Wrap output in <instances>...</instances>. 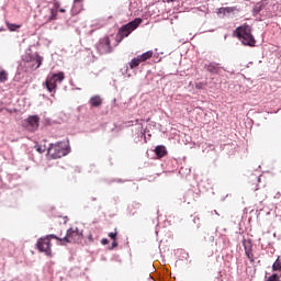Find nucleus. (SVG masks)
<instances>
[{
	"label": "nucleus",
	"mask_w": 281,
	"mask_h": 281,
	"mask_svg": "<svg viewBox=\"0 0 281 281\" xmlns=\"http://www.w3.org/2000/svg\"><path fill=\"white\" fill-rule=\"evenodd\" d=\"M7 26L10 32H16L22 27V24H14V23L7 22Z\"/></svg>",
	"instance_id": "nucleus-20"
},
{
	"label": "nucleus",
	"mask_w": 281,
	"mask_h": 281,
	"mask_svg": "<svg viewBox=\"0 0 281 281\" xmlns=\"http://www.w3.org/2000/svg\"><path fill=\"white\" fill-rule=\"evenodd\" d=\"M206 70L212 75H221L222 74V67H220V64L216 63H210L205 66Z\"/></svg>",
	"instance_id": "nucleus-10"
},
{
	"label": "nucleus",
	"mask_w": 281,
	"mask_h": 281,
	"mask_svg": "<svg viewBox=\"0 0 281 281\" xmlns=\"http://www.w3.org/2000/svg\"><path fill=\"white\" fill-rule=\"evenodd\" d=\"M103 103V100L101 99L100 95H93L91 97V99L89 100V104L93 108H99L101 106Z\"/></svg>",
	"instance_id": "nucleus-12"
},
{
	"label": "nucleus",
	"mask_w": 281,
	"mask_h": 281,
	"mask_svg": "<svg viewBox=\"0 0 281 281\" xmlns=\"http://www.w3.org/2000/svg\"><path fill=\"white\" fill-rule=\"evenodd\" d=\"M109 237H110L112 240H116L117 232L109 233Z\"/></svg>",
	"instance_id": "nucleus-27"
},
{
	"label": "nucleus",
	"mask_w": 281,
	"mask_h": 281,
	"mask_svg": "<svg viewBox=\"0 0 281 281\" xmlns=\"http://www.w3.org/2000/svg\"><path fill=\"white\" fill-rule=\"evenodd\" d=\"M267 4H268V2L266 0H262L258 3H256V5L254 7L252 12L255 14H260V12L266 8Z\"/></svg>",
	"instance_id": "nucleus-14"
},
{
	"label": "nucleus",
	"mask_w": 281,
	"mask_h": 281,
	"mask_svg": "<svg viewBox=\"0 0 281 281\" xmlns=\"http://www.w3.org/2000/svg\"><path fill=\"white\" fill-rule=\"evenodd\" d=\"M101 244L108 245V244H109V240H108L106 238H103V239H101Z\"/></svg>",
	"instance_id": "nucleus-30"
},
{
	"label": "nucleus",
	"mask_w": 281,
	"mask_h": 281,
	"mask_svg": "<svg viewBox=\"0 0 281 281\" xmlns=\"http://www.w3.org/2000/svg\"><path fill=\"white\" fill-rule=\"evenodd\" d=\"M48 155L52 159H59L69 154L68 143L60 142L56 144H50L47 149Z\"/></svg>",
	"instance_id": "nucleus-5"
},
{
	"label": "nucleus",
	"mask_w": 281,
	"mask_h": 281,
	"mask_svg": "<svg viewBox=\"0 0 281 281\" xmlns=\"http://www.w3.org/2000/svg\"><path fill=\"white\" fill-rule=\"evenodd\" d=\"M173 1H176V0H167V2H173Z\"/></svg>",
	"instance_id": "nucleus-34"
},
{
	"label": "nucleus",
	"mask_w": 281,
	"mask_h": 281,
	"mask_svg": "<svg viewBox=\"0 0 281 281\" xmlns=\"http://www.w3.org/2000/svg\"><path fill=\"white\" fill-rule=\"evenodd\" d=\"M50 78L56 79V83L61 82L65 80V72L53 74Z\"/></svg>",
	"instance_id": "nucleus-21"
},
{
	"label": "nucleus",
	"mask_w": 281,
	"mask_h": 281,
	"mask_svg": "<svg viewBox=\"0 0 281 281\" xmlns=\"http://www.w3.org/2000/svg\"><path fill=\"white\" fill-rule=\"evenodd\" d=\"M143 63L142 59L137 56V57H134L131 63H130V68L131 69H135L139 66V64Z\"/></svg>",
	"instance_id": "nucleus-17"
},
{
	"label": "nucleus",
	"mask_w": 281,
	"mask_h": 281,
	"mask_svg": "<svg viewBox=\"0 0 281 281\" xmlns=\"http://www.w3.org/2000/svg\"><path fill=\"white\" fill-rule=\"evenodd\" d=\"M56 239L59 241V237L57 235H46L44 237H41L36 241V249L41 252H44L47 257L53 256L52 251V240Z\"/></svg>",
	"instance_id": "nucleus-4"
},
{
	"label": "nucleus",
	"mask_w": 281,
	"mask_h": 281,
	"mask_svg": "<svg viewBox=\"0 0 281 281\" xmlns=\"http://www.w3.org/2000/svg\"><path fill=\"white\" fill-rule=\"evenodd\" d=\"M88 240H89V243H93V236L91 235V233L88 235Z\"/></svg>",
	"instance_id": "nucleus-29"
},
{
	"label": "nucleus",
	"mask_w": 281,
	"mask_h": 281,
	"mask_svg": "<svg viewBox=\"0 0 281 281\" xmlns=\"http://www.w3.org/2000/svg\"><path fill=\"white\" fill-rule=\"evenodd\" d=\"M68 217H63V216H59L57 220H56V223L59 224V225H66L68 223Z\"/></svg>",
	"instance_id": "nucleus-23"
},
{
	"label": "nucleus",
	"mask_w": 281,
	"mask_h": 281,
	"mask_svg": "<svg viewBox=\"0 0 281 281\" xmlns=\"http://www.w3.org/2000/svg\"><path fill=\"white\" fill-rule=\"evenodd\" d=\"M143 20L137 18L132 22L124 24L121 29H119L115 41L116 43H121L125 37L132 34V32L136 31L137 27L142 24Z\"/></svg>",
	"instance_id": "nucleus-3"
},
{
	"label": "nucleus",
	"mask_w": 281,
	"mask_h": 281,
	"mask_svg": "<svg viewBox=\"0 0 281 281\" xmlns=\"http://www.w3.org/2000/svg\"><path fill=\"white\" fill-rule=\"evenodd\" d=\"M153 50H148L147 53H143L142 55L138 56L139 60L142 63H146V60H149L150 58H153Z\"/></svg>",
	"instance_id": "nucleus-16"
},
{
	"label": "nucleus",
	"mask_w": 281,
	"mask_h": 281,
	"mask_svg": "<svg viewBox=\"0 0 281 281\" xmlns=\"http://www.w3.org/2000/svg\"><path fill=\"white\" fill-rule=\"evenodd\" d=\"M204 88H205V83H203V82L195 83V89L196 90H203Z\"/></svg>",
	"instance_id": "nucleus-25"
},
{
	"label": "nucleus",
	"mask_w": 281,
	"mask_h": 281,
	"mask_svg": "<svg viewBox=\"0 0 281 281\" xmlns=\"http://www.w3.org/2000/svg\"><path fill=\"white\" fill-rule=\"evenodd\" d=\"M243 246L245 250V256L248 260H250L251 263L255 262L254 254H252V243L250 239H244Z\"/></svg>",
	"instance_id": "nucleus-8"
},
{
	"label": "nucleus",
	"mask_w": 281,
	"mask_h": 281,
	"mask_svg": "<svg viewBox=\"0 0 281 281\" xmlns=\"http://www.w3.org/2000/svg\"><path fill=\"white\" fill-rule=\"evenodd\" d=\"M43 57L38 54H35L31 57L29 64V67H31L33 70L38 69L42 66Z\"/></svg>",
	"instance_id": "nucleus-9"
},
{
	"label": "nucleus",
	"mask_w": 281,
	"mask_h": 281,
	"mask_svg": "<svg viewBox=\"0 0 281 281\" xmlns=\"http://www.w3.org/2000/svg\"><path fill=\"white\" fill-rule=\"evenodd\" d=\"M45 86H46L47 91H49L50 93H55L57 90L56 79H54L52 77L46 79Z\"/></svg>",
	"instance_id": "nucleus-11"
},
{
	"label": "nucleus",
	"mask_w": 281,
	"mask_h": 281,
	"mask_svg": "<svg viewBox=\"0 0 281 281\" xmlns=\"http://www.w3.org/2000/svg\"><path fill=\"white\" fill-rule=\"evenodd\" d=\"M55 7L56 9H50V15L47 18L46 22H52L57 20V14H58L57 11L59 10L60 5L59 3H56Z\"/></svg>",
	"instance_id": "nucleus-15"
},
{
	"label": "nucleus",
	"mask_w": 281,
	"mask_h": 281,
	"mask_svg": "<svg viewBox=\"0 0 281 281\" xmlns=\"http://www.w3.org/2000/svg\"><path fill=\"white\" fill-rule=\"evenodd\" d=\"M272 271L273 272H281V258L278 257L274 263L272 265Z\"/></svg>",
	"instance_id": "nucleus-19"
},
{
	"label": "nucleus",
	"mask_w": 281,
	"mask_h": 281,
	"mask_svg": "<svg viewBox=\"0 0 281 281\" xmlns=\"http://www.w3.org/2000/svg\"><path fill=\"white\" fill-rule=\"evenodd\" d=\"M267 281H280V277L277 273H273Z\"/></svg>",
	"instance_id": "nucleus-24"
},
{
	"label": "nucleus",
	"mask_w": 281,
	"mask_h": 281,
	"mask_svg": "<svg viewBox=\"0 0 281 281\" xmlns=\"http://www.w3.org/2000/svg\"><path fill=\"white\" fill-rule=\"evenodd\" d=\"M97 49L101 55L110 54L113 52V47H111V42L109 37L100 38Z\"/></svg>",
	"instance_id": "nucleus-6"
},
{
	"label": "nucleus",
	"mask_w": 281,
	"mask_h": 281,
	"mask_svg": "<svg viewBox=\"0 0 281 281\" xmlns=\"http://www.w3.org/2000/svg\"><path fill=\"white\" fill-rule=\"evenodd\" d=\"M59 12H60V13H66V9H65V8H60V9H59Z\"/></svg>",
	"instance_id": "nucleus-32"
},
{
	"label": "nucleus",
	"mask_w": 281,
	"mask_h": 281,
	"mask_svg": "<svg viewBox=\"0 0 281 281\" xmlns=\"http://www.w3.org/2000/svg\"><path fill=\"white\" fill-rule=\"evenodd\" d=\"M243 45H247L248 47H255L256 40L251 34V26L244 24L238 26L235 32H233Z\"/></svg>",
	"instance_id": "nucleus-1"
},
{
	"label": "nucleus",
	"mask_w": 281,
	"mask_h": 281,
	"mask_svg": "<svg viewBox=\"0 0 281 281\" xmlns=\"http://www.w3.org/2000/svg\"><path fill=\"white\" fill-rule=\"evenodd\" d=\"M218 13L225 15V7L220 8Z\"/></svg>",
	"instance_id": "nucleus-28"
},
{
	"label": "nucleus",
	"mask_w": 281,
	"mask_h": 281,
	"mask_svg": "<svg viewBox=\"0 0 281 281\" xmlns=\"http://www.w3.org/2000/svg\"><path fill=\"white\" fill-rule=\"evenodd\" d=\"M34 149H35L36 153L43 154V153L46 151V146H45V145H38V144H36V145L34 146Z\"/></svg>",
	"instance_id": "nucleus-22"
},
{
	"label": "nucleus",
	"mask_w": 281,
	"mask_h": 281,
	"mask_svg": "<svg viewBox=\"0 0 281 281\" xmlns=\"http://www.w3.org/2000/svg\"><path fill=\"white\" fill-rule=\"evenodd\" d=\"M61 233L59 234V241L60 243H75V244H80L83 241V231L72 226L66 232V236L61 237Z\"/></svg>",
	"instance_id": "nucleus-2"
},
{
	"label": "nucleus",
	"mask_w": 281,
	"mask_h": 281,
	"mask_svg": "<svg viewBox=\"0 0 281 281\" xmlns=\"http://www.w3.org/2000/svg\"><path fill=\"white\" fill-rule=\"evenodd\" d=\"M155 153L159 159L164 158L168 154L166 146L164 145L156 146Z\"/></svg>",
	"instance_id": "nucleus-13"
},
{
	"label": "nucleus",
	"mask_w": 281,
	"mask_h": 281,
	"mask_svg": "<svg viewBox=\"0 0 281 281\" xmlns=\"http://www.w3.org/2000/svg\"><path fill=\"white\" fill-rule=\"evenodd\" d=\"M112 246H113V248L117 247V241H116V239L113 240Z\"/></svg>",
	"instance_id": "nucleus-31"
},
{
	"label": "nucleus",
	"mask_w": 281,
	"mask_h": 281,
	"mask_svg": "<svg viewBox=\"0 0 281 281\" xmlns=\"http://www.w3.org/2000/svg\"><path fill=\"white\" fill-rule=\"evenodd\" d=\"M23 125L30 132H35L40 126V117L37 115H30L27 119L24 120Z\"/></svg>",
	"instance_id": "nucleus-7"
},
{
	"label": "nucleus",
	"mask_w": 281,
	"mask_h": 281,
	"mask_svg": "<svg viewBox=\"0 0 281 281\" xmlns=\"http://www.w3.org/2000/svg\"><path fill=\"white\" fill-rule=\"evenodd\" d=\"M235 11V8L234 7H225V13L226 14H231Z\"/></svg>",
	"instance_id": "nucleus-26"
},
{
	"label": "nucleus",
	"mask_w": 281,
	"mask_h": 281,
	"mask_svg": "<svg viewBox=\"0 0 281 281\" xmlns=\"http://www.w3.org/2000/svg\"><path fill=\"white\" fill-rule=\"evenodd\" d=\"M9 79V74L3 68L0 69V82L5 83Z\"/></svg>",
	"instance_id": "nucleus-18"
},
{
	"label": "nucleus",
	"mask_w": 281,
	"mask_h": 281,
	"mask_svg": "<svg viewBox=\"0 0 281 281\" xmlns=\"http://www.w3.org/2000/svg\"><path fill=\"white\" fill-rule=\"evenodd\" d=\"M24 63H25V66H26V57L24 58Z\"/></svg>",
	"instance_id": "nucleus-35"
},
{
	"label": "nucleus",
	"mask_w": 281,
	"mask_h": 281,
	"mask_svg": "<svg viewBox=\"0 0 281 281\" xmlns=\"http://www.w3.org/2000/svg\"><path fill=\"white\" fill-rule=\"evenodd\" d=\"M75 1V3H77V2H81L82 0H74Z\"/></svg>",
	"instance_id": "nucleus-33"
}]
</instances>
